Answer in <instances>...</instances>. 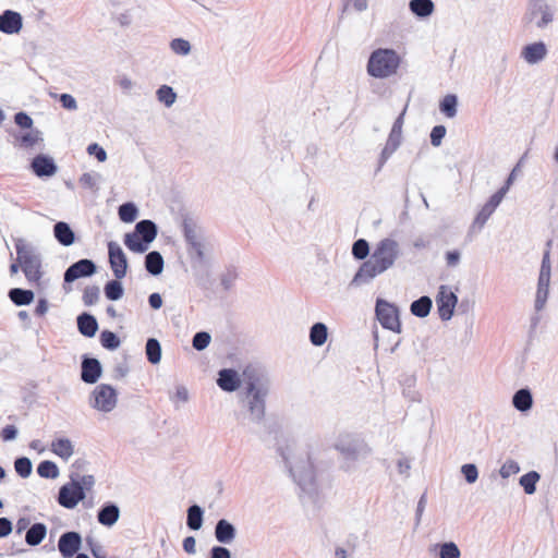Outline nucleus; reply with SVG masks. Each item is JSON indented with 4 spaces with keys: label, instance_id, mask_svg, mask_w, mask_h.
<instances>
[{
    "label": "nucleus",
    "instance_id": "7c9ffc66",
    "mask_svg": "<svg viewBox=\"0 0 558 558\" xmlns=\"http://www.w3.org/2000/svg\"><path fill=\"white\" fill-rule=\"evenodd\" d=\"M204 523V509L197 505H191L186 510V526L192 531H198Z\"/></svg>",
    "mask_w": 558,
    "mask_h": 558
},
{
    "label": "nucleus",
    "instance_id": "6e6552de",
    "mask_svg": "<svg viewBox=\"0 0 558 558\" xmlns=\"http://www.w3.org/2000/svg\"><path fill=\"white\" fill-rule=\"evenodd\" d=\"M117 402V390L108 384L97 385L89 396V405L104 413L111 412Z\"/></svg>",
    "mask_w": 558,
    "mask_h": 558
},
{
    "label": "nucleus",
    "instance_id": "4468645a",
    "mask_svg": "<svg viewBox=\"0 0 558 558\" xmlns=\"http://www.w3.org/2000/svg\"><path fill=\"white\" fill-rule=\"evenodd\" d=\"M96 271L97 266L94 260L82 258L65 269L63 274V281L64 283H72L80 278L92 277Z\"/></svg>",
    "mask_w": 558,
    "mask_h": 558
},
{
    "label": "nucleus",
    "instance_id": "20e7f679",
    "mask_svg": "<svg viewBox=\"0 0 558 558\" xmlns=\"http://www.w3.org/2000/svg\"><path fill=\"white\" fill-rule=\"evenodd\" d=\"M401 59L400 56L389 48L374 50L367 61V74L375 78H386L397 73Z\"/></svg>",
    "mask_w": 558,
    "mask_h": 558
},
{
    "label": "nucleus",
    "instance_id": "052dcab7",
    "mask_svg": "<svg viewBox=\"0 0 558 558\" xmlns=\"http://www.w3.org/2000/svg\"><path fill=\"white\" fill-rule=\"evenodd\" d=\"M541 475L536 471H530L519 478V484L522 488H536Z\"/></svg>",
    "mask_w": 558,
    "mask_h": 558
},
{
    "label": "nucleus",
    "instance_id": "79ce46f5",
    "mask_svg": "<svg viewBox=\"0 0 558 558\" xmlns=\"http://www.w3.org/2000/svg\"><path fill=\"white\" fill-rule=\"evenodd\" d=\"M118 215L121 221L131 223L138 216V208L133 202H126L119 206Z\"/></svg>",
    "mask_w": 558,
    "mask_h": 558
},
{
    "label": "nucleus",
    "instance_id": "aec40b11",
    "mask_svg": "<svg viewBox=\"0 0 558 558\" xmlns=\"http://www.w3.org/2000/svg\"><path fill=\"white\" fill-rule=\"evenodd\" d=\"M218 387L226 392H233L241 386V378L233 368H222L218 373Z\"/></svg>",
    "mask_w": 558,
    "mask_h": 558
},
{
    "label": "nucleus",
    "instance_id": "58836bf2",
    "mask_svg": "<svg viewBox=\"0 0 558 558\" xmlns=\"http://www.w3.org/2000/svg\"><path fill=\"white\" fill-rule=\"evenodd\" d=\"M145 354L147 361L156 365L161 360V345L156 338H148L145 345Z\"/></svg>",
    "mask_w": 558,
    "mask_h": 558
},
{
    "label": "nucleus",
    "instance_id": "6e6d98bb",
    "mask_svg": "<svg viewBox=\"0 0 558 558\" xmlns=\"http://www.w3.org/2000/svg\"><path fill=\"white\" fill-rule=\"evenodd\" d=\"M170 49L179 56H187L191 52L192 46L189 40L184 38H174L170 41Z\"/></svg>",
    "mask_w": 558,
    "mask_h": 558
},
{
    "label": "nucleus",
    "instance_id": "1a4fd4ad",
    "mask_svg": "<svg viewBox=\"0 0 558 558\" xmlns=\"http://www.w3.org/2000/svg\"><path fill=\"white\" fill-rule=\"evenodd\" d=\"M525 20L538 28H545L554 20V9L544 0H529Z\"/></svg>",
    "mask_w": 558,
    "mask_h": 558
},
{
    "label": "nucleus",
    "instance_id": "a19ab883",
    "mask_svg": "<svg viewBox=\"0 0 558 558\" xmlns=\"http://www.w3.org/2000/svg\"><path fill=\"white\" fill-rule=\"evenodd\" d=\"M120 280L116 278L106 282L104 292L108 300L118 301L123 296L124 288Z\"/></svg>",
    "mask_w": 558,
    "mask_h": 558
},
{
    "label": "nucleus",
    "instance_id": "ddd939ff",
    "mask_svg": "<svg viewBox=\"0 0 558 558\" xmlns=\"http://www.w3.org/2000/svg\"><path fill=\"white\" fill-rule=\"evenodd\" d=\"M108 255L110 268L114 278L123 279L126 276L129 268L128 258L123 250L117 242L110 241L108 242Z\"/></svg>",
    "mask_w": 558,
    "mask_h": 558
},
{
    "label": "nucleus",
    "instance_id": "f3484780",
    "mask_svg": "<svg viewBox=\"0 0 558 558\" xmlns=\"http://www.w3.org/2000/svg\"><path fill=\"white\" fill-rule=\"evenodd\" d=\"M23 27V16L14 10H4L0 14V32L5 35L19 34Z\"/></svg>",
    "mask_w": 558,
    "mask_h": 558
},
{
    "label": "nucleus",
    "instance_id": "e2e57ef3",
    "mask_svg": "<svg viewBox=\"0 0 558 558\" xmlns=\"http://www.w3.org/2000/svg\"><path fill=\"white\" fill-rule=\"evenodd\" d=\"M520 472V465L514 460H507L500 468L499 474L502 478H508Z\"/></svg>",
    "mask_w": 558,
    "mask_h": 558
},
{
    "label": "nucleus",
    "instance_id": "bf43d9fd",
    "mask_svg": "<svg viewBox=\"0 0 558 558\" xmlns=\"http://www.w3.org/2000/svg\"><path fill=\"white\" fill-rule=\"evenodd\" d=\"M99 179H100L99 173L85 172L81 175L78 182L84 189H87L90 191H96L98 189L97 183H98Z\"/></svg>",
    "mask_w": 558,
    "mask_h": 558
},
{
    "label": "nucleus",
    "instance_id": "a18cd8bd",
    "mask_svg": "<svg viewBox=\"0 0 558 558\" xmlns=\"http://www.w3.org/2000/svg\"><path fill=\"white\" fill-rule=\"evenodd\" d=\"M37 474L43 478H57L59 476L58 465L50 460L41 461L36 469Z\"/></svg>",
    "mask_w": 558,
    "mask_h": 558
},
{
    "label": "nucleus",
    "instance_id": "603ef678",
    "mask_svg": "<svg viewBox=\"0 0 558 558\" xmlns=\"http://www.w3.org/2000/svg\"><path fill=\"white\" fill-rule=\"evenodd\" d=\"M352 256L357 260H364L369 255V244L365 239H357L352 245Z\"/></svg>",
    "mask_w": 558,
    "mask_h": 558
},
{
    "label": "nucleus",
    "instance_id": "2eb2a0df",
    "mask_svg": "<svg viewBox=\"0 0 558 558\" xmlns=\"http://www.w3.org/2000/svg\"><path fill=\"white\" fill-rule=\"evenodd\" d=\"M82 535L76 531L62 533L58 541V550L63 558H73L82 547Z\"/></svg>",
    "mask_w": 558,
    "mask_h": 558
},
{
    "label": "nucleus",
    "instance_id": "a211bd4d",
    "mask_svg": "<svg viewBox=\"0 0 558 558\" xmlns=\"http://www.w3.org/2000/svg\"><path fill=\"white\" fill-rule=\"evenodd\" d=\"M31 168L38 178H50L58 171L53 158L45 154L35 156L31 162Z\"/></svg>",
    "mask_w": 558,
    "mask_h": 558
},
{
    "label": "nucleus",
    "instance_id": "37998d69",
    "mask_svg": "<svg viewBox=\"0 0 558 558\" xmlns=\"http://www.w3.org/2000/svg\"><path fill=\"white\" fill-rule=\"evenodd\" d=\"M458 97L454 94L446 95L440 104L439 109L447 118H454L457 116Z\"/></svg>",
    "mask_w": 558,
    "mask_h": 558
},
{
    "label": "nucleus",
    "instance_id": "9b49d317",
    "mask_svg": "<svg viewBox=\"0 0 558 558\" xmlns=\"http://www.w3.org/2000/svg\"><path fill=\"white\" fill-rule=\"evenodd\" d=\"M458 304V296L447 286H440L436 295L437 312L441 320L447 322L451 319L454 313V307Z\"/></svg>",
    "mask_w": 558,
    "mask_h": 558
},
{
    "label": "nucleus",
    "instance_id": "13d9d810",
    "mask_svg": "<svg viewBox=\"0 0 558 558\" xmlns=\"http://www.w3.org/2000/svg\"><path fill=\"white\" fill-rule=\"evenodd\" d=\"M187 253L191 257L193 268H195L196 265L205 264V262H206L205 243H202L199 245H196V246L187 250Z\"/></svg>",
    "mask_w": 558,
    "mask_h": 558
},
{
    "label": "nucleus",
    "instance_id": "39448f33",
    "mask_svg": "<svg viewBox=\"0 0 558 558\" xmlns=\"http://www.w3.org/2000/svg\"><path fill=\"white\" fill-rule=\"evenodd\" d=\"M17 254V262L29 282H38L41 279V256L36 247L25 242L24 239H16L14 242Z\"/></svg>",
    "mask_w": 558,
    "mask_h": 558
},
{
    "label": "nucleus",
    "instance_id": "c9c22d12",
    "mask_svg": "<svg viewBox=\"0 0 558 558\" xmlns=\"http://www.w3.org/2000/svg\"><path fill=\"white\" fill-rule=\"evenodd\" d=\"M432 307V299L428 295H423L411 303L410 312L418 318H425L430 313Z\"/></svg>",
    "mask_w": 558,
    "mask_h": 558
},
{
    "label": "nucleus",
    "instance_id": "864d4df0",
    "mask_svg": "<svg viewBox=\"0 0 558 558\" xmlns=\"http://www.w3.org/2000/svg\"><path fill=\"white\" fill-rule=\"evenodd\" d=\"M439 558H460V549L453 542H445L438 545Z\"/></svg>",
    "mask_w": 558,
    "mask_h": 558
},
{
    "label": "nucleus",
    "instance_id": "f257e3e1",
    "mask_svg": "<svg viewBox=\"0 0 558 558\" xmlns=\"http://www.w3.org/2000/svg\"><path fill=\"white\" fill-rule=\"evenodd\" d=\"M244 402L252 422L262 424L266 414V399L270 381L266 372L255 365H247L242 373Z\"/></svg>",
    "mask_w": 558,
    "mask_h": 558
},
{
    "label": "nucleus",
    "instance_id": "0e129e2a",
    "mask_svg": "<svg viewBox=\"0 0 558 558\" xmlns=\"http://www.w3.org/2000/svg\"><path fill=\"white\" fill-rule=\"evenodd\" d=\"M411 465L412 460L403 453H400L396 461L398 473L404 477H408L410 475Z\"/></svg>",
    "mask_w": 558,
    "mask_h": 558
},
{
    "label": "nucleus",
    "instance_id": "f704fd0d",
    "mask_svg": "<svg viewBox=\"0 0 558 558\" xmlns=\"http://www.w3.org/2000/svg\"><path fill=\"white\" fill-rule=\"evenodd\" d=\"M409 9L415 16L425 19L433 14L435 4L432 0H411Z\"/></svg>",
    "mask_w": 558,
    "mask_h": 558
},
{
    "label": "nucleus",
    "instance_id": "69168bd1",
    "mask_svg": "<svg viewBox=\"0 0 558 558\" xmlns=\"http://www.w3.org/2000/svg\"><path fill=\"white\" fill-rule=\"evenodd\" d=\"M461 473L468 484H473L478 477L477 466L473 463H466L461 466Z\"/></svg>",
    "mask_w": 558,
    "mask_h": 558
},
{
    "label": "nucleus",
    "instance_id": "3c124183",
    "mask_svg": "<svg viewBox=\"0 0 558 558\" xmlns=\"http://www.w3.org/2000/svg\"><path fill=\"white\" fill-rule=\"evenodd\" d=\"M14 470L22 478H27L33 472V463L27 457H17L14 460Z\"/></svg>",
    "mask_w": 558,
    "mask_h": 558
},
{
    "label": "nucleus",
    "instance_id": "72a5a7b5",
    "mask_svg": "<svg viewBox=\"0 0 558 558\" xmlns=\"http://www.w3.org/2000/svg\"><path fill=\"white\" fill-rule=\"evenodd\" d=\"M239 276H240L239 268L235 265L229 264V265L225 266L223 270L221 271V274L219 276L220 284H221L222 289L226 292L231 291L235 284V281L239 278Z\"/></svg>",
    "mask_w": 558,
    "mask_h": 558
},
{
    "label": "nucleus",
    "instance_id": "9d476101",
    "mask_svg": "<svg viewBox=\"0 0 558 558\" xmlns=\"http://www.w3.org/2000/svg\"><path fill=\"white\" fill-rule=\"evenodd\" d=\"M181 218V229L187 250L205 243L204 230L198 225L197 220L189 214H183Z\"/></svg>",
    "mask_w": 558,
    "mask_h": 558
},
{
    "label": "nucleus",
    "instance_id": "49530a36",
    "mask_svg": "<svg viewBox=\"0 0 558 558\" xmlns=\"http://www.w3.org/2000/svg\"><path fill=\"white\" fill-rule=\"evenodd\" d=\"M15 138L20 142V146L24 148L33 147L39 141H43L41 132L37 129H31V131L20 134Z\"/></svg>",
    "mask_w": 558,
    "mask_h": 558
},
{
    "label": "nucleus",
    "instance_id": "338daca9",
    "mask_svg": "<svg viewBox=\"0 0 558 558\" xmlns=\"http://www.w3.org/2000/svg\"><path fill=\"white\" fill-rule=\"evenodd\" d=\"M446 132H447V130H446L445 125H441V124L435 125L432 129V132L429 134L430 144L435 147H438L441 144V142L446 135Z\"/></svg>",
    "mask_w": 558,
    "mask_h": 558
},
{
    "label": "nucleus",
    "instance_id": "0eeeda50",
    "mask_svg": "<svg viewBox=\"0 0 558 558\" xmlns=\"http://www.w3.org/2000/svg\"><path fill=\"white\" fill-rule=\"evenodd\" d=\"M375 314L383 328L397 333L401 332L400 312L396 304L378 298Z\"/></svg>",
    "mask_w": 558,
    "mask_h": 558
},
{
    "label": "nucleus",
    "instance_id": "c03bdc74",
    "mask_svg": "<svg viewBox=\"0 0 558 558\" xmlns=\"http://www.w3.org/2000/svg\"><path fill=\"white\" fill-rule=\"evenodd\" d=\"M407 107L403 109V111L397 117L395 120L392 128L390 130V133L388 135L387 141L391 142V144H397L400 146L401 144V137H402V126L404 123V114H405Z\"/></svg>",
    "mask_w": 558,
    "mask_h": 558
},
{
    "label": "nucleus",
    "instance_id": "2f4dec72",
    "mask_svg": "<svg viewBox=\"0 0 558 558\" xmlns=\"http://www.w3.org/2000/svg\"><path fill=\"white\" fill-rule=\"evenodd\" d=\"M8 296L14 305L25 306L34 301L35 293L29 289L12 288L9 290Z\"/></svg>",
    "mask_w": 558,
    "mask_h": 558
},
{
    "label": "nucleus",
    "instance_id": "e433bc0d",
    "mask_svg": "<svg viewBox=\"0 0 558 558\" xmlns=\"http://www.w3.org/2000/svg\"><path fill=\"white\" fill-rule=\"evenodd\" d=\"M123 242L125 246L134 253H145L148 250V245L145 240L142 239L135 231L125 233Z\"/></svg>",
    "mask_w": 558,
    "mask_h": 558
},
{
    "label": "nucleus",
    "instance_id": "5fc2aeb1",
    "mask_svg": "<svg viewBox=\"0 0 558 558\" xmlns=\"http://www.w3.org/2000/svg\"><path fill=\"white\" fill-rule=\"evenodd\" d=\"M100 289L97 286H88L83 291V303L85 306L95 305L99 301Z\"/></svg>",
    "mask_w": 558,
    "mask_h": 558
},
{
    "label": "nucleus",
    "instance_id": "c756f323",
    "mask_svg": "<svg viewBox=\"0 0 558 558\" xmlns=\"http://www.w3.org/2000/svg\"><path fill=\"white\" fill-rule=\"evenodd\" d=\"M47 535V526L45 523L36 522L32 524L25 533V543L35 547L39 545Z\"/></svg>",
    "mask_w": 558,
    "mask_h": 558
},
{
    "label": "nucleus",
    "instance_id": "09e8293b",
    "mask_svg": "<svg viewBox=\"0 0 558 558\" xmlns=\"http://www.w3.org/2000/svg\"><path fill=\"white\" fill-rule=\"evenodd\" d=\"M156 97L158 101L163 104L166 107H171L177 100V94L169 85H161L156 90Z\"/></svg>",
    "mask_w": 558,
    "mask_h": 558
},
{
    "label": "nucleus",
    "instance_id": "680f3d73",
    "mask_svg": "<svg viewBox=\"0 0 558 558\" xmlns=\"http://www.w3.org/2000/svg\"><path fill=\"white\" fill-rule=\"evenodd\" d=\"M553 241L548 240L546 243L547 250H545L542 258L541 269H539V276L544 277H550L551 274V265H550V251L549 247L551 245Z\"/></svg>",
    "mask_w": 558,
    "mask_h": 558
},
{
    "label": "nucleus",
    "instance_id": "b1692460",
    "mask_svg": "<svg viewBox=\"0 0 558 558\" xmlns=\"http://www.w3.org/2000/svg\"><path fill=\"white\" fill-rule=\"evenodd\" d=\"M76 324L80 333L86 338H93L99 327L96 317L87 312H83L76 317Z\"/></svg>",
    "mask_w": 558,
    "mask_h": 558
},
{
    "label": "nucleus",
    "instance_id": "6ab92c4d",
    "mask_svg": "<svg viewBox=\"0 0 558 558\" xmlns=\"http://www.w3.org/2000/svg\"><path fill=\"white\" fill-rule=\"evenodd\" d=\"M300 502L307 513L316 514L325 504L323 490H300Z\"/></svg>",
    "mask_w": 558,
    "mask_h": 558
},
{
    "label": "nucleus",
    "instance_id": "393cba45",
    "mask_svg": "<svg viewBox=\"0 0 558 558\" xmlns=\"http://www.w3.org/2000/svg\"><path fill=\"white\" fill-rule=\"evenodd\" d=\"M53 236L63 246H70L75 242V233L65 221H58L53 225Z\"/></svg>",
    "mask_w": 558,
    "mask_h": 558
},
{
    "label": "nucleus",
    "instance_id": "c85d7f7f",
    "mask_svg": "<svg viewBox=\"0 0 558 558\" xmlns=\"http://www.w3.org/2000/svg\"><path fill=\"white\" fill-rule=\"evenodd\" d=\"M144 266L151 276H159L163 271L165 260L160 252L150 251L145 256Z\"/></svg>",
    "mask_w": 558,
    "mask_h": 558
},
{
    "label": "nucleus",
    "instance_id": "de8ad7c7",
    "mask_svg": "<svg viewBox=\"0 0 558 558\" xmlns=\"http://www.w3.org/2000/svg\"><path fill=\"white\" fill-rule=\"evenodd\" d=\"M494 211L495 210L493 208L484 204L478 214L476 215V217L474 218V221L470 228V232L481 231L485 223L487 222V220L494 214Z\"/></svg>",
    "mask_w": 558,
    "mask_h": 558
},
{
    "label": "nucleus",
    "instance_id": "774afa93",
    "mask_svg": "<svg viewBox=\"0 0 558 558\" xmlns=\"http://www.w3.org/2000/svg\"><path fill=\"white\" fill-rule=\"evenodd\" d=\"M209 558H231V551L225 546L215 545L209 550Z\"/></svg>",
    "mask_w": 558,
    "mask_h": 558
},
{
    "label": "nucleus",
    "instance_id": "a878e982",
    "mask_svg": "<svg viewBox=\"0 0 558 558\" xmlns=\"http://www.w3.org/2000/svg\"><path fill=\"white\" fill-rule=\"evenodd\" d=\"M86 498V490H59L57 501L65 509H74Z\"/></svg>",
    "mask_w": 558,
    "mask_h": 558
},
{
    "label": "nucleus",
    "instance_id": "412c9836",
    "mask_svg": "<svg viewBox=\"0 0 558 558\" xmlns=\"http://www.w3.org/2000/svg\"><path fill=\"white\" fill-rule=\"evenodd\" d=\"M120 518V508L116 502L106 501L97 512L98 522L107 527L113 526Z\"/></svg>",
    "mask_w": 558,
    "mask_h": 558
},
{
    "label": "nucleus",
    "instance_id": "cd10ccee",
    "mask_svg": "<svg viewBox=\"0 0 558 558\" xmlns=\"http://www.w3.org/2000/svg\"><path fill=\"white\" fill-rule=\"evenodd\" d=\"M512 405L519 412L525 413L533 407V396L529 388H521L512 396Z\"/></svg>",
    "mask_w": 558,
    "mask_h": 558
},
{
    "label": "nucleus",
    "instance_id": "bb28decb",
    "mask_svg": "<svg viewBox=\"0 0 558 558\" xmlns=\"http://www.w3.org/2000/svg\"><path fill=\"white\" fill-rule=\"evenodd\" d=\"M134 231L145 240V243L149 246L150 243L157 238L158 227L156 222L150 219H143L136 222Z\"/></svg>",
    "mask_w": 558,
    "mask_h": 558
},
{
    "label": "nucleus",
    "instance_id": "8fccbe9b",
    "mask_svg": "<svg viewBox=\"0 0 558 558\" xmlns=\"http://www.w3.org/2000/svg\"><path fill=\"white\" fill-rule=\"evenodd\" d=\"M99 341L102 348L110 351L117 350L121 344L118 335L110 330H102L99 336Z\"/></svg>",
    "mask_w": 558,
    "mask_h": 558
},
{
    "label": "nucleus",
    "instance_id": "423d86ee",
    "mask_svg": "<svg viewBox=\"0 0 558 558\" xmlns=\"http://www.w3.org/2000/svg\"><path fill=\"white\" fill-rule=\"evenodd\" d=\"M333 447L341 454V468L345 471H350L356 461L365 458L371 451L363 439L351 434L341 435Z\"/></svg>",
    "mask_w": 558,
    "mask_h": 558
},
{
    "label": "nucleus",
    "instance_id": "5701e85b",
    "mask_svg": "<svg viewBox=\"0 0 558 558\" xmlns=\"http://www.w3.org/2000/svg\"><path fill=\"white\" fill-rule=\"evenodd\" d=\"M546 54L547 48L543 41L529 44L521 51V57L530 64L541 62L545 59Z\"/></svg>",
    "mask_w": 558,
    "mask_h": 558
},
{
    "label": "nucleus",
    "instance_id": "4c0bfd02",
    "mask_svg": "<svg viewBox=\"0 0 558 558\" xmlns=\"http://www.w3.org/2000/svg\"><path fill=\"white\" fill-rule=\"evenodd\" d=\"M328 337V328L324 323H315L310 328V341L315 347H322Z\"/></svg>",
    "mask_w": 558,
    "mask_h": 558
},
{
    "label": "nucleus",
    "instance_id": "dca6fc26",
    "mask_svg": "<svg viewBox=\"0 0 558 558\" xmlns=\"http://www.w3.org/2000/svg\"><path fill=\"white\" fill-rule=\"evenodd\" d=\"M102 375V365L96 357L87 354L82 356L81 362V380L88 385L96 384Z\"/></svg>",
    "mask_w": 558,
    "mask_h": 558
},
{
    "label": "nucleus",
    "instance_id": "f03ea898",
    "mask_svg": "<svg viewBox=\"0 0 558 558\" xmlns=\"http://www.w3.org/2000/svg\"><path fill=\"white\" fill-rule=\"evenodd\" d=\"M400 256L399 243L391 239L380 240L369 258L361 264L350 286L359 287L369 283L374 278L390 269Z\"/></svg>",
    "mask_w": 558,
    "mask_h": 558
},
{
    "label": "nucleus",
    "instance_id": "7ed1b4c3",
    "mask_svg": "<svg viewBox=\"0 0 558 558\" xmlns=\"http://www.w3.org/2000/svg\"><path fill=\"white\" fill-rule=\"evenodd\" d=\"M277 452L281 457L286 469L289 471L299 488H306L315 484L316 474L308 453L305 459L292 461V445H283L279 437L276 439Z\"/></svg>",
    "mask_w": 558,
    "mask_h": 558
},
{
    "label": "nucleus",
    "instance_id": "4be33fe9",
    "mask_svg": "<svg viewBox=\"0 0 558 558\" xmlns=\"http://www.w3.org/2000/svg\"><path fill=\"white\" fill-rule=\"evenodd\" d=\"M214 535L218 543L231 544L236 536V529L227 519H220L215 525Z\"/></svg>",
    "mask_w": 558,
    "mask_h": 558
},
{
    "label": "nucleus",
    "instance_id": "ea45409f",
    "mask_svg": "<svg viewBox=\"0 0 558 558\" xmlns=\"http://www.w3.org/2000/svg\"><path fill=\"white\" fill-rule=\"evenodd\" d=\"M52 451L60 458L68 460L74 452L73 445L68 438H58L51 444Z\"/></svg>",
    "mask_w": 558,
    "mask_h": 558
},
{
    "label": "nucleus",
    "instance_id": "473e14b6",
    "mask_svg": "<svg viewBox=\"0 0 558 558\" xmlns=\"http://www.w3.org/2000/svg\"><path fill=\"white\" fill-rule=\"evenodd\" d=\"M550 277L538 276L537 290L535 296V311L541 312L547 302L549 293Z\"/></svg>",
    "mask_w": 558,
    "mask_h": 558
},
{
    "label": "nucleus",
    "instance_id": "4d7b16f0",
    "mask_svg": "<svg viewBox=\"0 0 558 558\" xmlns=\"http://www.w3.org/2000/svg\"><path fill=\"white\" fill-rule=\"evenodd\" d=\"M211 341V336L207 331H197L192 338V345L197 351L205 350Z\"/></svg>",
    "mask_w": 558,
    "mask_h": 558
},
{
    "label": "nucleus",
    "instance_id": "f8f14e48",
    "mask_svg": "<svg viewBox=\"0 0 558 558\" xmlns=\"http://www.w3.org/2000/svg\"><path fill=\"white\" fill-rule=\"evenodd\" d=\"M85 461L76 460L70 470V481L63 484L60 488H93L96 484L95 477L92 474L84 473Z\"/></svg>",
    "mask_w": 558,
    "mask_h": 558
}]
</instances>
